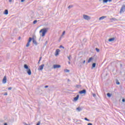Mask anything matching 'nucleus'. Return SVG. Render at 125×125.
Masks as SVG:
<instances>
[{"mask_svg": "<svg viewBox=\"0 0 125 125\" xmlns=\"http://www.w3.org/2000/svg\"><path fill=\"white\" fill-rule=\"evenodd\" d=\"M37 22H38V21L35 20V21H33V24H35L37 23Z\"/></svg>", "mask_w": 125, "mask_h": 125, "instance_id": "a878e982", "label": "nucleus"}, {"mask_svg": "<svg viewBox=\"0 0 125 125\" xmlns=\"http://www.w3.org/2000/svg\"><path fill=\"white\" fill-rule=\"evenodd\" d=\"M122 102H124V103L125 102V99H122Z\"/></svg>", "mask_w": 125, "mask_h": 125, "instance_id": "c9c22d12", "label": "nucleus"}, {"mask_svg": "<svg viewBox=\"0 0 125 125\" xmlns=\"http://www.w3.org/2000/svg\"><path fill=\"white\" fill-rule=\"evenodd\" d=\"M79 97H80V95H77V96L74 98V101H78Z\"/></svg>", "mask_w": 125, "mask_h": 125, "instance_id": "f8f14e48", "label": "nucleus"}, {"mask_svg": "<svg viewBox=\"0 0 125 125\" xmlns=\"http://www.w3.org/2000/svg\"><path fill=\"white\" fill-rule=\"evenodd\" d=\"M72 7H73V5H69L68 7V8L69 9H70V8H72Z\"/></svg>", "mask_w": 125, "mask_h": 125, "instance_id": "cd10ccee", "label": "nucleus"}, {"mask_svg": "<svg viewBox=\"0 0 125 125\" xmlns=\"http://www.w3.org/2000/svg\"><path fill=\"white\" fill-rule=\"evenodd\" d=\"M59 52H60V50H59V49H57L55 55L56 56H57V55H59Z\"/></svg>", "mask_w": 125, "mask_h": 125, "instance_id": "6e6552de", "label": "nucleus"}, {"mask_svg": "<svg viewBox=\"0 0 125 125\" xmlns=\"http://www.w3.org/2000/svg\"><path fill=\"white\" fill-rule=\"evenodd\" d=\"M93 97H96V94H93Z\"/></svg>", "mask_w": 125, "mask_h": 125, "instance_id": "2f4dec72", "label": "nucleus"}, {"mask_svg": "<svg viewBox=\"0 0 125 125\" xmlns=\"http://www.w3.org/2000/svg\"><path fill=\"white\" fill-rule=\"evenodd\" d=\"M107 97L110 98V97H111V96H112V94H111L110 93H107Z\"/></svg>", "mask_w": 125, "mask_h": 125, "instance_id": "aec40b11", "label": "nucleus"}, {"mask_svg": "<svg viewBox=\"0 0 125 125\" xmlns=\"http://www.w3.org/2000/svg\"><path fill=\"white\" fill-rule=\"evenodd\" d=\"M115 41V38H110L108 40V42H113Z\"/></svg>", "mask_w": 125, "mask_h": 125, "instance_id": "6ab92c4d", "label": "nucleus"}, {"mask_svg": "<svg viewBox=\"0 0 125 125\" xmlns=\"http://www.w3.org/2000/svg\"><path fill=\"white\" fill-rule=\"evenodd\" d=\"M120 67H123V64L122 63L120 64Z\"/></svg>", "mask_w": 125, "mask_h": 125, "instance_id": "c03bdc74", "label": "nucleus"}, {"mask_svg": "<svg viewBox=\"0 0 125 125\" xmlns=\"http://www.w3.org/2000/svg\"><path fill=\"white\" fill-rule=\"evenodd\" d=\"M4 125H7V123H4Z\"/></svg>", "mask_w": 125, "mask_h": 125, "instance_id": "8fccbe9b", "label": "nucleus"}, {"mask_svg": "<svg viewBox=\"0 0 125 125\" xmlns=\"http://www.w3.org/2000/svg\"><path fill=\"white\" fill-rule=\"evenodd\" d=\"M116 83H117V84H120V82H116Z\"/></svg>", "mask_w": 125, "mask_h": 125, "instance_id": "79ce46f5", "label": "nucleus"}, {"mask_svg": "<svg viewBox=\"0 0 125 125\" xmlns=\"http://www.w3.org/2000/svg\"><path fill=\"white\" fill-rule=\"evenodd\" d=\"M30 46V43L29 42L26 44V47H29Z\"/></svg>", "mask_w": 125, "mask_h": 125, "instance_id": "b1692460", "label": "nucleus"}, {"mask_svg": "<svg viewBox=\"0 0 125 125\" xmlns=\"http://www.w3.org/2000/svg\"><path fill=\"white\" fill-rule=\"evenodd\" d=\"M82 110L83 108L80 107V106L76 108V110L77 111V112H81V111H82Z\"/></svg>", "mask_w": 125, "mask_h": 125, "instance_id": "9d476101", "label": "nucleus"}, {"mask_svg": "<svg viewBox=\"0 0 125 125\" xmlns=\"http://www.w3.org/2000/svg\"><path fill=\"white\" fill-rule=\"evenodd\" d=\"M48 28H42L40 31V33H42V36L44 37L45 36V34L47 32Z\"/></svg>", "mask_w": 125, "mask_h": 125, "instance_id": "f257e3e1", "label": "nucleus"}, {"mask_svg": "<svg viewBox=\"0 0 125 125\" xmlns=\"http://www.w3.org/2000/svg\"><path fill=\"white\" fill-rule=\"evenodd\" d=\"M64 72H65V73H69V72H70V70H68V69H65V70H64Z\"/></svg>", "mask_w": 125, "mask_h": 125, "instance_id": "5701e85b", "label": "nucleus"}, {"mask_svg": "<svg viewBox=\"0 0 125 125\" xmlns=\"http://www.w3.org/2000/svg\"><path fill=\"white\" fill-rule=\"evenodd\" d=\"M33 43L35 45H38V42L35 40V38H33Z\"/></svg>", "mask_w": 125, "mask_h": 125, "instance_id": "9b49d317", "label": "nucleus"}, {"mask_svg": "<svg viewBox=\"0 0 125 125\" xmlns=\"http://www.w3.org/2000/svg\"><path fill=\"white\" fill-rule=\"evenodd\" d=\"M9 2H12V0H9Z\"/></svg>", "mask_w": 125, "mask_h": 125, "instance_id": "a19ab883", "label": "nucleus"}, {"mask_svg": "<svg viewBox=\"0 0 125 125\" xmlns=\"http://www.w3.org/2000/svg\"><path fill=\"white\" fill-rule=\"evenodd\" d=\"M27 73L29 76H31L32 75V71H31V69L30 68H28V69H27Z\"/></svg>", "mask_w": 125, "mask_h": 125, "instance_id": "0eeeda50", "label": "nucleus"}, {"mask_svg": "<svg viewBox=\"0 0 125 125\" xmlns=\"http://www.w3.org/2000/svg\"><path fill=\"white\" fill-rule=\"evenodd\" d=\"M67 82H71V81L70 80V79H68V80H67Z\"/></svg>", "mask_w": 125, "mask_h": 125, "instance_id": "a18cd8bd", "label": "nucleus"}, {"mask_svg": "<svg viewBox=\"0 0 125 125\" xmlns=\"http://www.w3.org/2000/svg\"><path fill=\"white\" fill-rule=\"evenodd\" d=\"M8 90H11L12 89V87H10L8 88Z\"/></svg>", "mask_w": 125, "mask_h": 125, "instance_id": "7c9ffc66", "label": "nucleus"}, {"mask_svg": "<svg viewBox=\"0 0 125 125\" xmlns=\"http://www.w3.org/2000/svg\"><path fill=\"white\" fill-rule=\"evenodd\" d=\"M19 40H21V37H19Z\"/></svg>", "mask_w": 125, "mask_h": 125, "instance_id": "de8ad7c7", "label": "nucleus"}, {"mask_svg": "<svg viewBox=\"0 0 125 125\" xmlns=\"http://www.w3.org/2000/svg\"><path fill=\"white\" fill-rule=\"evenodd\" d=\"M43 67H44V64H42L41 65L39 66L38 70H40V71H42L43 69Z\"/></svg>", "mask_w": 125, "mask_h": 125, "instance_id": "39448f33", "label": "nucleus"}, {"mask_svg": "<svg viewBox=\"0 0 125 125\" xmlns=\"http://www.w3.org/2000/svg\"><path fill=\"white\" fill-rule=\"evenodd\" d=\"M108 1H109V2H111V1H112V0H103V3H107V2H108Z\"/></svg>", "mask_w": 125, "mask_h": 125, "instance_id": "ddd939ff", "label": "nucleus"}, {"mask_svg": "<svg viewBox=\"0 0 125 125\" xmlns=\"http://www.w3.org/2000/svg\"><path fill=\"white\" fill-rule=\"evenodd\" d=\"M83 18L85 20H90V17L86 15H83Z\"/></svg>", "mask_w": 125, "mask_h": 125, "instance_id": "f03ea898", "label": "nucleus"}, {"mask_svg": "<svg viewBox=\"0 0 125 125\" xmlns=\"http://www.w3.org/2000/svg\"><path fill=\"white\" fill-rule=\"evenodd\" d=\"M71 55H70L69 56L67 57V58H68V60L69 61H71Z\"/></svg>", "mask_w": 125, "mask_h": 125, "instance_id": "393cba45", "label": "nucleus"}, {"mask_svg": "<svg viewBox=\"0 0 125 125\" xmlns=\"http://www.w3.org/2000/svg\"><path fill=\"white\" fill-rule=\"evenodd\" d=\"M96 66V63H93L92 64V67L91 69H93V68H95Z\"/></svg>", "mask_w": 125, "mask_h": 125, "instance_id": "dca6fc26", "label": "nucleus"}, {"mask_svg": "<svg viewBox=\"0 0 125 125\" xmlns=\"http://www.w3.org/2000/svg\"><path fill=\"white\" fill-rule=\"evenodd\" d=\"M46 44H47V41H46L45 43H44V46H45V45H46Z\"/></svg>", "mask_w": 125, "mask_h": 125, "instance_id": "473e14b6", "label": "nucleus"}, {"mask_svg": "<svg viewBox=\"0 0 125 125\" xmlns=\"http://www.w3.org/2000/svg\"><path fill=\"white\" fill-rule=\"evenodd\" d=\"M93 59H94L93 57H91V58H90L88 59V60L87 63H90V62H91V60H93Z\"/></svg>", "mask_w": 125, "mask_h": 125, "instance_id": "4468645a", "label": "nucleus"}, {"mask_svg": "<svg viewBox=\"0 0 125 125\" xmlns=\"http://www.w3.org/2000/svg\"><path fill=\"white\" fill-rule=\"evenodd\" d=\"M38 63H40V61H39V62H38Z\"/></svg>", "mask_w": 125, "mask_h": 125, "instance_id": "3c124183", "label": "nucleus"}, {"mask_svg": "<svg viewBox=\"0 0 125 125\" xmlns=\"http://www.w3.org/2000/svg\"><path fill=\"white\" fill-rule=\"evenodd\" d=\"M25 1V0H21V2H24Z\"/></svg>", "mask_w": 125, "mask_h": 125, "instance_id": "ea45409f", "label": "nucleus"}, {"mask_svg": "<svg viewBox=\"0 0 125 125\" xmlns=\"http://www.w3.org/2000/svg\"><path fill=\"white\" fill-rule=\"evenodd\" d=\"M24 69H26V70H28L29 69V66H28V65L25 64L24 65Z\"/></svg>", "mask_w": 125, "mask_h": 125, "instance_id": "a211bd4d", "label": "nucleus"}, {"mask_svg": "<svg viewBox=\"0 0 125 125\" xmlns=\"http://www.w3.org/2000/svg\"><path fill=\"white\" fill-rule=\"evenodd\" d=\"M110 20H113V21H118V20L115 18H112Z\"/></svg>", "mask_w": 125, "mask_h": 125, "instance_id": "4be33fe9", "label": "nucleus"}, {"mask_svg": "<svg viewBox=\"0 0 125 125\" xmlns=\"http://www.w3.org/2000/svg\"><path fill=\"white\" fill-rule=\"evenodd\" d=\"M68 63L70 65V64H71V62H68Z\"/></svg>", "mask_w": 125, "mask_h": 125, "instance_id": "09e8293b", "label": "nucleus"}, {"mask_svg": "<svg viewBox=\"0 0 125 125\" xmlns=\"http://www.w3.org/2000/svg\"><path fill=\"white\" fill-rule=\"evenodd\" d=\"M125 11V5H123L120 9V13H123Z\"/></svg>", "mask_w": 125, "mask_h": 125, "instance_id": "7ed1b4c3", "label": "nucleus"}, {"mask_svg": "<svg viewBox=\"0 0 125 125\" xmlns=\"http://www.w3.org/2000/svg\"><path fill=\"white\" fill-rule=\"evenodd\" d=\"M44 87L45 88H47V87H48V85H45Z\"/></svg>", "mask_w": 125, "mask_h": 125, "instance_id": "4c0bfd02", "label": "nucleus"}, {"mask_svg": "<svg viewBox=\"0 0 125 125\" xmlns=\"http://www.w3.org/2000/svg\"><path fill=\"white\" fill-rule=\"evenodd\" d=\"M103 1V0H99V1L100 2H101V1Z\"/></svg>", "mask_w": 125, "mask_h": 125, "instance_id": "49530a36", "label": "nucleus"}, {"mask_svg": "<svg viewBox=\"0 0 125 125\" xmlns=\"http://www.w3.org/2000/svg\"><path fill=\"white\" fill-rule=\"evenodd\" d=\"M60 48H63V49H64L65 48L64 47V46H63V45H61L60 46Z\"/></svg>", "mask_w": 125, "mask_h": 125, "instance_id": "c85d7f7f", "label": "nucleus"}, {"mask_svg": "<svg viewBox=\"0 0 125 125\" xmlns=\"http://www.w3.org/2000/svg\"><path fill=\"white\" fill-rule=\"evenodd\" d=\"M65 35V31H63L62 34V36H64Z\"/></svg>", "mask_w": 125, "mask_h": 125, "instance_id": "f704fd0d", "label": "nucleus"}, {"mask_svg": "<svg viewBox=\"0 0 125 125\" xmlns=\"http://www.w3.org/2000/svg\"><path fill=\"white\" fill-rule=\"evenodd\" d=\"M6 76H5L4 77H3V79L2 80V83H6Z\"/></svg>", "mask_w": 125, "mask_h": 125, "instance_id": "1a4fd4ad", "label": "nucleus"}, {"mask_svg": "<svg viewBox=\"0 0 125 125\" xmlns=\"http://www.w3.org/2000/svg\"><path fill=\"white\" fill-rule=\"evenodd\" d=\"M85 63V61H83V64H84Z\"/></svg>", "mask_w": 125, "mask_h": 125, "instance_id": "37998d69", "label": "nucleus"}, {"mask_svg": "<svg viewBox=\"0 0 125 125\" xmlns=\"http://www.w3.org/2000/svg\"><path fill=\"white\" fill-rule=\"evenodd\" d=\"M4 14H5V15H7L8 14V10L7 9L5 10L4 12Z\"/></svg>", "mask_w": 125, "mask_h": 125, "instance_id": "2eb2a0df", "label": "nucleus"}, {"mask_svg": "<svg viewBox=\"0 0 125 125\" xmlns=\"http://www.w3.org/2000/svg\"><path fill=\"white\" fill-rule=\"evenodd\" d=\"M53 68L54 69H56L57 68H61V65L59 64H54L53 65Z\"/></svg>", "mask_w": 125, "mask_h": 125, "instance_id": "423d86ee", "label": "nucleus"}, {"mask_svg": "<svg viewBox=\"0 0 125 125\" xmlns=\"http://www.w3.org/2000/svg\"><path fill=\"white\" fill-rule=\"evenodd\" d=\"M107 17L106 16H102L99 18V20H103L104 19H105Z\"/></svg>", "mask_w": 125, "mask_h": 125, "instance_id": "f3484780", "label": "nucleus"}, {"mask_svg": "<svg viewBox=\"0 0 125 125\" xmlns=\"http://www.w3.org/2000/svg\"><path fill=\"white\" fill-rule=\"evenodd\" d=\"M80 94H85L86 93V90L85 89H83L79 91Z\"/></svg>", "mask_w": 125, "mask_h": 125, "instance_id": "20e7f679", "label": "nucleus"}, {"mask_svg": "<svg viewBox=\"0 0 125 125\" xmlns=\"http://www.w3.org/2000/svg\"><path fill=\"white\" fill-rule=\"evenodd\" d=\"M32 41H33V38H29V40H28V42H32Z\"/></svg>", "mask_w": 125, "mask_h": 125, "instance_id": "412c9836", "label": "nucleus"}, {"mask_svg": "<svg viewBox=\"0 0 125 125\" xmlns=\"http://www.w3.org/2000/svg\"><path fill=\"white\" fill-rule=\"evenodd\" d=\"M4 96L7 95V92H5L3 94Z\"/></svg>", "mask_w": 125, "mask_h": 125, "instance_id": "72a5a7b5", "label": "nucleus"}, {"mask_svg": "<svg viewBox=\"0 0 125 125\" xmlns=\"http://www.w3.org/2000/svg\"><path fill=\"white\" fill-rule=\"evenodd\" d=\"M42 57H41L40 58V59H39V62L42 60Z\"/></svg>", "mask_w": 125, "mask_h": 125, "instance_id": "e433bc0d", "label": "nucleus"}, {"mask_svg": "<svg viewBox=\"0 0 125 125\" xmlns=\"http://www.w3.org/2000/svg\"><path fill=\"white\" fill-rule=\"evenodd\" d=\"M87 125H93L92 123H88Z\"/></svg>", "mask_w": 125, "mask_h": 125, "instance_id": "58836bf2", "label": "nucleus"}, {"mask_svg": "<svg viewBox=\"0 0 125 125\" xmlns=\"http://www.w3.org/2000/svg\"><path fill=\"white\" fill-rule=\"evenodd\" d=\"M85 121H87V122H89V120L86 118H84Z\"/></svg>", "mask_w": 125, "mask_h": 125, "instance_id": "c756f323", "label": "nucleus"}, {"mask_svg": "<svg viewBox=\"0 0 125 125\" xmlns=\"http://www.w3.org/2000/svg\"><path fill=\"white\" fill-rule=\"evenodd\" d=\"M96 50L97 52H99V51H100V50H99V49L98 48H96Z\"/></svg>", "mask_w": 125, "mask_h": 125, "instance_id": "bb28decb", "label": "nucleus"}]
</instances>
